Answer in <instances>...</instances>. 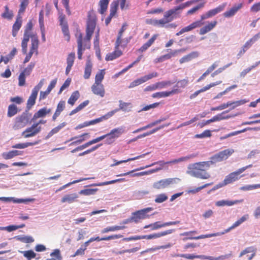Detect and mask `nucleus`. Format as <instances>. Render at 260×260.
<instances>
[{
	"label": "nucleus",
	"instance_id": "obj_1",
	"mask_svg": "<svg viewBox=\"0 0 260 260\" xmlns=\"http://www.w3.org/2000/svg\"><path fill=\"white\" fill-rule=\"evenodd\" d=\"M209 162L201 161L190 164L187 168V173L191 176L207 179L210 177V175L206 171L210 167Z\"/></svg>",
	"mask_w": 260,
	"mask_h": 260
},
{
	"label": "nucleus",
	"instance_id": "obj_2",
	"mask_svg": "<svg viewBox=\"0 0 260 260\" xmlns=\"http://www.w3.org/2000/svg\"><path fill=\"white\" fill-rule=\"evenodd\" d=\"M96 17L93 10L88 13L86 27V36L83 39V48H89L90 46V40L93 34L96 25Z\"/></svg>",
	"mask_w": 260,
	"mask_h": 260
},
{
	"label": "nucleus",
	"instance_id": "obj_3",
	"mask_svg": "<svg viewBox=\"0 0 260 260\" xmlns=\"http://www.w3.org/2000/svg\"><path fill=\"white\" fill-rule=\"evenodd\" d=\"M33 27V23L31 20H29L27 23L24 32L23 38L21 42L22 51L23 54H26L27 49V43L29 38L33 35H37L36 34H33L31 31Z\"/></svg>",
	"mask_w": 260,
	"mask_h": 260
},
{
	"label": "nucleus",
	"instance_id": "obj_4",
	"mask_svg": "<svg viewBox=\"0 0 260 260\" xmlns=\"http://www.w3.org/2000/svg\"><path fill=\"white\" fill-rule=\"evenodd\" d=\"M182 9H183L180 5L178 6L175 7L174 8L166 11L164 15L163 18L160 19L158 21H157V23L161 24L162 26L166 23H170L176 18L174 15L180 14V11Z\"/></svg>",
	"mask_w": 260,
	"mask_h": 260
},
{
	"label": "nucleus",
	"instance_id": "obj_5",
	"mask_svg": "<svg viewBox=\"0 0 260 260\" xmlns=\"http://www.w3.org/2000/svg\"><path fill=\"white\" fill-rule=\"evenodd\" d=\"M180 179L177 178H169L162 179L154 182L153 187L156 189H163L170 187L176 184Z\"/></svg>",
	"mask_w": 260,
	"mask_h": 260
},
{
	"label": "nucleus",
	"instance_id": "obj_6",
	"mask_svg": "<svg viewBox=\"0 0 260 260\" xmlns=\"http://www.w3.org/2000/svg\"><path fill=\"white\" fill-rule=\"evenodd\" d=\"M234 152V151L232 149H225L212 156L211 157V160L208 162H210V165H211L217 162L223 161L226 159Z\"/></svg>",
	"mask_w": 260,
	"mask_h": 260
},
{
	"label": "nucleus",
	"instance_id": "obj_7",
	"mask_svg": "<svg viewBox=\"0 0 260 260\" xmlns=\"http://www.w3.org/2000/svg\"><path fill=\"white\" fill-rule=\"evenodd\" d=\"M31 114L28 112H23L21 115L16 118L15 122L13 126L15 130L24 127L29 122Z\"/></svg>",
	"mask_w": 260,
	"mask_h": 260
},
{
	"label": "nucleus",
	"instance_id": "obj_8",
	"mask_svg": "<svg viewBox=\"0 0 260 260\" xmlns=\"http://www.w3.org/2000/svg\"><path fill=\"white\" fill-rule=\"evenodd\" d=\"M226 6V3H223L222 4L219 5L216 8L210 10L205 14H204L201 16V19L202 22L205 19L212 17L217 14L222 12Z\"/></svg>",
	"mask_w": 260,
	"mask_h": 260
},
{
	"label": "nucleus",
	"instance_id": "obj_9",
	"mask_svg": "<svg viewBox=\"0 0 260 260\" xmlns=\"http://www.w3.org/2000/svg\"><path fill=\"white\" fill-rule=\"evenodd\" d=\"M152 210V208L148 207L145 208L134 213L132 215L133 221L138 223L141 219H144L149 218V216L147 213Z\"/></svg>",
	"mask_w": 260,
	"mask_h": 260
},
{
	"label": "nucleus",
	"instance_id": "obj_10",
	"mask_svg": "<svg viewBox=\"0 0 260 260\" xmlns=\"http://www.w3.org/2000/svg\"><path fill=\"white\" fill-rule=\"evenodd\" d=\"M158 76V74L156 72H153L147 75H145L140 78L137 79L132 82H131L128 86L129 88H133L135 86H138L148 80L152 79V78L156 77Z\"/></svg>",
	"mask_w": 260,
	"mask_h": 260
},
{
	"label": "nucleus",
	"instance_id": "obj_11",
	"mask_svg": "<svg viewBox=\"0 0 260 260\" xmlns=\"http://www.w3.org/2000/svg\"><path fill=\"white\" fill-rule=\"evenodd\" d=\"M41 130V126L37 127V124H33L30 127H27L22 135L25 138L31 137L39 133Z\"/></svg>",
	"mask_w": 260,
	"mask_h": 260
},
{
	"label": "nucleus",
	"instance_id": "obj_12",
	"mask_svg": "<svg viewBox=\"0 0 260 260\" xmlns=\"http://www.w3.org/2000/svg\"><path fill=\"white\" fill-rule=\"evenodd\" d=\"M203 24L204 22H202V20H200L194 21L191 24H190L189 25L181 29L179 31L176 33V35L180 36L186 32L191 31L192 30L195 28L200 27L203 25Z\"/></svg>",
	"mask_w": 260,
	"mask_h": 260
},
{
	"label": "nucleus",
	"instance_id": "obj_13",
	"mask_svg": "<svg viewBox=\"0 0 260 260\" xmlns=\"http://www.w3.org/2000/svg\"><path fill=\"white\" fill-rule=\"evenodd\" d=\"M260 38V32L255 35L252 38L248 40L242 47L237 54V56L240 57L242 55L244 54L247 49L251 47L252 44L257 41Z\"/></svg>",
	"mask_w": 260,
	"mask_h": 260
},
{
	"label": "nucleus",
	"instance_id": "obj_14",
	"mask_svg": "<svg viewBox=\"0 0 260 260\" xmlns=\"http://www.w3.org/2000/svg\"><path fill=\"white\" fill-rule=\"evenodd\" d=\"M181 90L178 88H173L170 91H160L154 93L152 94V97L153 98H161L169 96L172 94L179 93L181 92Z\"/></svg>",
	"mask_w": 260,
	"mask_h": 260
},
{
	"label": "nucleus",
	"instance_id": "obj_15",
	"mask_svg": "<svg viewBox=\"0 0 260 260\" xmlns=\"http://www.w3.org/2000/svg\"><path fill=\"white\" fill-rule=\"evenodd\" d=\"M91 91L95 95H99L102 98L105 94V90L104 85L102 83H94L91 87Z\"/></svg>",
	"mask_w": 260,
	"mask_h": 260
},
{
	"label": "nucleus",
	"instance_id": "obj_16",
	"mask_svg": "<svg viewBox=\"0 0 260 260\" xmlns=\"http://www.w3.org/2000/svg\"><path fill=\"white\" fill-rule=\"evenodd\" d=\"M174 231H175V230L170 229V230H166L165 231L159 232L157 233H154V234H150V235H148L142 236L141 238H142V239H146L147 240H150V239H156V238H158L161 237L166 236L167 235L171 234Z\"/></svg>",
	"mask_w": 260,
	"mask_h": 260
},
{
	"label": "nucleus",
	"instance_id": "obj_17",
	"mask_svg": "<svg viewBox=\"0 0 260 260\" xmlns=\"http://www.w3.org/2000/svg\"><path fill=\"white\" fill-rule=\"evenodd\" d=\"M196 233H197V231H192L184 232V233L181 234V235L187 236V237L186 238V239H189V240H192V239L199 240V239H205V238H210V237L217 235L216 234H214L201 235H200V236H197V237H192L191 236L192 234H196Z\"/></svg>",
	"mask_w": 260,
	"mask_h": 260
},
{
	"label": "nucleus",
	"instance_id": "obj_18",
	"mask_svg": "<svg viewBox=\"0 0 260 260\" xmlns=\"http://www.w3.org/2000/svg\"><path fill=\"white\" fill-rule=\"evenodd\" d=\"M243 3H239L234 5L230 10L225 11L223 13L224 17L230 18L234 16L236 13L243 7Z\"/></svg>",
	"mask_w": 260,
	"mask_h": 260
},
{
	"label": "nucleus",
	"instance_id": "obj_19",
	"mask_svg": "<svg viewBox=\"0 0 260 260\" xmlns=\"http://www.w3.org/2000/svg\"><path fill=\"white\" fill-rule=\"evenodd\" d=\"M242 172L240 171V169L237 171L230 173L229 175L226 176L224 179V184H230L236 180H237L239 178V175Z\"/></svg>",
	"mask_w": 260,
	"mask_h": 260
},
{
	"label": "nucleus",
	"instance_id": "obj_20",
	"mask_svg": "<svg viewBox=\"0 0 260 260\" xmlns=\"http://www.w3.org/2000/svg\"><path fill=\"white\" fill-rule=\"evenodd\" d=\"M119 46L116 47V42L115 43V50L111 52L108 53L105 57L107 61L113 60L122 54V51L119 49Z\"/></svg>",
	"mask_w": 260,
	"mask_h": 260
},
{
	"label": "nucleus",
	"instance_id": "obj_21",
	"mask_svg": "<svg viewBox=\"0 0 260 260\" xmlns=\"http://www.w3.org/2000/svg\"><path fill=\"white\" fill-rule=\"evenodd\" d=\"M101 139H102L101 137H98L95 139H92V140L84 143V144L80 145V146L76 147V148L74 149L73 150H72L71 151V152L75 153L77 151L82 150L83 149L87 148V147L101 141Z\"/></svg>",
	"mask_w": 260,
	"mask_h": 260
},
{
	"label": "nucleus",
	"instance_id": "obj_22",
	"mask_svg": "<svg viewBox=\"0 0 260 260\" xmlns=\"http://www.w3.org/2000/svg\"><path fill=\"white\" fill-rule=\"evenodd\" d=\"M31 38V47L29 52H31V54L36 53L37 55L38 54V47H39V39L37 35H33Z\"/></svg>",
	"mask_w": 260,
	"mask_h": 260
},
{
	"label": "nucleus",
	"instance_id": "obj_23",
	"mask_svg": "<svg viewBox=\"0 0 260 260\" xmlns=\"http://www.w3.org/2000/svg\"><path fill=\"white\" fill-rule=\"evenodd\" d=\"M217 22L216 20L208 22V24L200 28L199 34L204 35L212 30L217 25Z\"/></svg>",
	"mask_w": 260,
	"mask_h": 260
},
{
	"label": "nucleus",
	"instance_id": "obj_24",
	"mask_svg": "<svg viewBox=\"0 0 260 260\" xmlns=\"http://www.w3.org/2000/svg\"><path fill=\"white\" fill-rule=\"evenodd\" d=\"M22 17L20 15H18L16 17V21L12 27V34L14 37H15L17 36L18 30L20 29L22 26Z\"/></svg>",
	"mask_w": 260,
	"mask_h": 260
},
{
	"label": "nucleus",
	"instance_id": "obj_25",
	"mask_svg": "<svg viewBox=\"0 0 260 260\" xmlns=\"http://www.w3.org/2000/svg\"><path fill=\"white\" fill-rule=\"evenodd\" d=\"M256 248L254 246H250L245 248L244 250H243L239 254V256L240 257H242L245 254H246L249 253H251L250 256L248 257V260H251L256 254Z\"/></svg>",
	"mask_w": 260,
	"mask_h": 260
},
{
	"label": "nucleus",
	"instance_id": "obj_26",
	"mask_svg": "<svg viewBox=\"0 0 260 260\" xmlns=\"http://www.w3.org/2000/svg\"><path fill=\"white\" fill-rule=\"evenodd\" d=\"M228 111H225L222 112L220 114H219L216 116H214L211 119L207 120L205 122V124H209L211 122H214V121H220L221 120L229 119L230 118L232 117V116H231V115L223 116V115L225 113H228Z\"/></svg>",
	"mask_w": 260,
	"mask_h": 260
},
{
	"label": "nucleus",
	"instance_id": "obj_27",
	"mask_svg": "<svg viewBox=\"0 0 260 260\" xmlns=\"http://www.w3.org/2000/svg\"><path fill=\"white\" fill-rule=\"evenodd\" d=\"M158 21L159 20L157 19H150L149 20H147V23L153 24L155 26H157L161 27H166L167 28H175L177 26V25L175 23H166L164 25L162 26L161 24L157 23V21Z\"/></svg>",
	"mask_w": 260,
	"mask_h": 260
},
{
	"label": "nucleus",
	"instance_id": "obj_28",
	"mask_svg": "<svg viewBox=\"0 0 260 260\" xmlns=\"http://www.w3.org/2000/svg\"><path fill=\"white\" fill-rule=\"evenodd\" d=\"M78 196L77 193H74L64 195L61 199L62 203H67L68 204L73 203L77 201Z\"/></svg>",
	"mask_w": 260,
	"mask_h": 260
},
{
	"label": "nucleus",
	"instance_id": "obj_29",
	"mask_svg": "<svg viewBox=\"0 0 260 260\" xmlns=\"http://www.w3.org/2000/svg\"><path fill=\"white\" fill-rule=\"evenodd\" d=\"M158 35H154L146 43L144 44L138 50L139 52H143L147 50L154 42L157 39Z\"/></svg>",
	"mask_w": 260,
	"mask_h": 260
},
{
	"label": "nucleus",
	"instance_id": "obj_30",
	"mask_svg": "<svg viewBox=\"0 0 260 260\" xmlns=\"http://www.w3.org/2000/svg\"><path fill=\"white\" fill-rule=\"evenodd\" d=\"M22 154V151L17 150H13L11 151H9L8 152H3L2 154V157L5 159H10L13 158V157L20 155Z\"/></svg>",
	"mask_w": 260,
	"mask_h": 260
},
{
	"label": "nucleus",
	"instance_id": "obj_31",
	"mask_svg": "<svg viewBox=\"0 0 260 260\" xmlns=\"http://www.w3.org/2000/svg\"><path fill=\"white\" fill-rule=\"evenodd\" d=\"M77 38V44H78V58L79 59H81L82 58L83 51L85 50V48H83L82 42V34L79 33Z\"/></svg>",
	"mask_w": 260,
	"mask_h": 260
},
{
	"label": "nucleus",
	"instance_id": "obj_32",
	"mask_svg": "<svg viewBox=\"0 0 260 260\" xmlns=\"http://www.w3.org/2000/svg\"><path fill=\"white\" fill-rule=\"evenodd\" d=\"M199 55L198 51H193L186 55L183 56L179 60L180 63L182 64L184 62H188L193 59L197 58Z\"/></svg>",
	"mask_w": 260,
	"mask_h": 260
},
{
	"label": "nucleus",
	"instance_id": "obj_33",
	"mask_svg": "<svg viewBox=\"0 0 260 260\" xmlns=\"http://www.w3.org/2000/svg\"><path fill=\"white\" fill-rule=\"evenodd\" d=\"M180 223L179 221H170L161 224L160 221H157L152 223V230H157L160 228L172 225H176Z\"/></svg>",
	"mask_w": 260,
	"mask_h": 260
},
{
	"label": "nucleus",
	"instance_id": "obj_34",
	"mask_svg": "<svg viewBox=\"0 0 260 260\" xmlns=\"http://www.w3.org/2000/svg\"><path fill=\"white\" fill-rule=\"evenodd\" d=\"M66 103L64 101H60L57 105V108L52 116V120L55 121L57 117L59 116L61 112L63 111L65 108Z\"/></svg>",
	"mask_w": 260,
	"mask_h": 260
},
{
	"label": "nucleus",
	"instance_id": "obj_35",
	"mask_svg": "<svg viewBox=\"0 0 260 260\" xmlns=\"http://www.w3.org/2000/svg\"><path fill=\"white\" fill-rule=\"evenodd\" d=\"M51 109H47L46 108L44 107L41 109H40L38 112L35 113L34 116L32 118V120L34 121L40 117H45L47 114L51 112Z\"/></svg>",
	"mask_w": 260,
	"mask_h": 260
},
{
	"label": "nucleus",
	"instance_id": "obj_36",
	"mask_svg": "<svg viewBox=\"0 0 260 260\" xmlns=\"http://www.w3.org/2000/svg\"><path fill=\"white\" fill-rule=\"evenodd\" d=\"M38 93V92L34 91L33 90H32L31 93L29 96L26 104V107L28 110L35 104Z\"/></svg>",
	"mask_w": 260,
	"mask_h": 260
},
{
	"label": "nucleus",
	"instance_id": "obj_37",
	"mask_svg": "<svg viewBox=\"0 0 260 260\" xmlns=\"http://www.w3.org/2000/svg\"><path fill=\"white\" fill-rule=\"evenodd\" d=\"M92 68V63L90 59L86 61L84 73V78L85 79H88L90 78L91 75Z\"/></svg>",
	"mask_w": 260,
	"mask_h": 260
},
{
	"label": "nucleus",
	"instance_id": "obj_38",
	"mask_svg": "<svg viewBox=\"0 0 260 260\" xmlns=\"http://www.w3.org/2000/svg\"><path fill=\"white\" fill-rule=\"evenodd\" d=\"M248 215H245L243 216L239 219H238L237 221H236L231 227H230L228 229L225 230V232H223L222 234H223L225 233H228V232H230L231 230L238 226L241 223H242L243 222L246 221L248 219Z\"/></svg>",
	"mask_w": 260,
	"mask_h": 260
},
{
	"label": "nucleus",
	"instance_id": "obj_39",
	"mask_svg": "<svg viewBox=\"0 0 260 260\" xmlns=\"http://www.w3.org/2000/svg\"><path fill=\"white\" fill-rule=\"evenodd\" d=\"M242 201L239 200H235V201H225V200H220L216 202L215 205L217 206H231L237 203H240Z\"/></svg>",
	"mask_w": 260,
	"mask_h": 260
},
{
	"label": "nucleus",
	"instance_id": "obj_40",
	"mask_svg": "<svg viewBox=\"0 0 260 260\" xmlns=\"http://www.w3.org/2000/svg\"><path fill=\"white\" fill-rule=\"evenodd\" d=\"M177 163H178V159H173V160H172L171 161H169L167 162H165L163 160H159L158 161L154 162L150 165H147L144 167H142L140 169V170H143L145 168H147L152 167L156 164H159L161 166H164V165H165V164H177ZM138 170H139V169H138Z\"/></svg>",
	"mask_w": 260,
	"mask_h": 260
},
{
	"label": "nucleus",
	"instance_id": "obj_41",
	"mask_svg": "<svg viewBox=\"0 0 260 260\" xmlns=\"http://www.w3.org/2000/svg\"><path fill=\"white\" fill-rule=\"evenodd\" d=\"M110 0H100L99 3L100 8L98 9L99 12L101 14H104L108 8Z\"/></svg>",
	"mask_w": 260,
	"mask_h": 260
},
{
	"label": "nucleus",
	"instance_id": "obj_42",
	"mask_svg": "<svg viewBox=\"0 0 260 260\" xmlns=\"http://www.w3.org/2000/svg\"><path fill=\"white\" fill-rule=\"evenodd\" d=\"M179 257L185 258L187 259H193L194 258H201L206 259V255H195L194 254H180Z\"/></svg>",
	"mask_w": 260,
	"mask_h": 260
},
{
	"label": "nucleus",
	"instance_id": "obj_43",
	"mask_svg": "<svg viewBox=\"0 0 260 260\" xmlns=\"http://www.w3.org/2000/svg\"><path fill=\"white\" fill-rule=\"evenodd\" d=\"M124 129L123 127H118L112 129L109 133H108V135H111L112 138L114 139L116 138H118L122 133H124Z\"/></svg>",
	"mask_w": 260,
	"mask_h": 260
},
{
	"label": "nucleus",
	"instance_id": "obj_44",
	"mask_svg": "<svg viewBox=\"0 0 260 260\" xmlns=\"http://www.w3.org/2000/svg\"><path fill=\"white\" fill-rule=\"evenodd\" d=\"M125 228H126V226L124 225H122V226L115 225V226H108L106 228H104L102 231L101 232H102V233L104 234V233H108L110 232H114V231H116L121 230L124 229Z\"/></svg>",
	"mask_w": 260,
	"mask_h": 260
},
{
	"label": "nucleus",
	"instance_id": "obj_45",
	"mask_svg": "<svg viewBox=\"0 0 260 260\" xmlns=\"http://www.w3.org/2000/svg\"><path fill=\"white\" fill-rule=\"evenodd\" d=\"M34 200V199H26V200H23V199H18L17 201H16L14 200L13 198L12 197H0V201L5 202H14L16 203H24L25 202H28V201H31Z\"/></svg>",
	"mask_w": 260,
	"mask_h": 260
},
{
	"label": "nucleus",
	"instance_id": "obj_46",
	"mask_svg": "<svg viewBox=\"0 0 260 260\" xmlns=\"http://www.w3.org/2000/svg\"><path fill=\"white\" fill-rule=\"evenodd\" d=\"M38 143V142H26L24 143H18L15 144L12 146V148H16V149H24L25 148H27L29 146H33L35 145H36Z\"/></svg>",
	"mask_w": 260,
	"mask_h": 260
},
{
	"label": "nucleus",
	"instance_id": "obj_47",
	"mask_svg": "<svg viewBox=\"0 0 260 260\" xmlns=\"http://www.w3.org/2000/svg\"><path fill=\"white\" fill-rule=\"evenodd\" d=\"M18 112L17 107L14 104H11L8 106L7 116L11 117L16 115Z\"/></svg>",
	"mask_w": 260,
	"mask_h": 260
},
{
	"label": "nucleus",
	"instance_id": "obj_48",
	"mask_svg": "<svg viewBox=\"0 0 260 260\" xmlns=\"http://www.w3.org/2000/svg\"><path fill=\"white\" fill-rule=\"evenodd\" d=\"M123 237L122 235L117 234V235H113L111 236H109L107 237H103L100 238L99 237H94L95 241H108L112 239H116L121 238Z\"/></svg>",
	"mask_w": 260,
	"mask_h": 260
},
{
	"label": "nucleus",
	"instance_id": "obj_49",
	"mask_svg": "<svg viewBox=\"0 0 260 260\" xmlns=\"http://www.w3.org/2000/svg\"><path fill=\"white\" fill-rule=\"evenodd\" d=\"M119 109L123 111H130L132 108V105L131 103L123 102L121 100L119 101Z\"/></svg>",
	"mask_w": 260,
	"mask_h": 260
},
{
	"label": "nucleus",
	"instance_id": "obj_50",
	"mask_svg": "<svg viewBox=\"0 0 260 260\" xmlns=\"http://www.w3.org/2000/svg\"><path fill=\"white\" fill-rule=\"evenodd\" d=\"M205 3L203 2L202 3H200V4L198 5L197 6L192 8L191 9H189L186 12L187 15H191L194 14H196L198 11H199L200 9L203 8L205 6Z\"/></svg>",
	"mask_w": 260,
	"mask_h": 260
},
{
	"label": "nucleus",
	"instance_id": "obj_51",
	"mask_svg": "<svg viewBox=\"0 0 260 260\" xmlns=\"http://www.w3.org/2000/svg\"><path fill=\"white\" fill-rule=\"evenodd\" d=\"M105 75V70L104 69L101 70L95 75L94 83H102V82L104 78Z\"/></svg>",
	"mask_w": 260,
	"mask_h": 260
},
{
	"label": "nucleus",
	"instance_id": "obj_52",
	"mask_svg": "<svg viewBox=\"0 0 260 260\" xmlns=\"http://www.w3.org/2000/svg\"><path fill=\"white\" fill-rule=\"evenodd\" d=\"M79 96L80 93L78 90L73 92L68 100V103L71 105H74L75 102L79 99Z\"/></svg>",
	"mask_w": 260,
	"mask_h": 260
},
{
	"label": "nucleus",
	"instance_id": "obj_53",
	"mask_svg": "<svg viewBox=\"0 0 260 260\" xmlns=\"http://www.w3.org/2000/svg\"><path fill=\"white\" fill-rule=\"evenodd\" d=\"M16 239L25 243H30L34 241V238L31 236H19L16 237Z\"/></svg>",
	"mask_w": 260,
	"mask_h": 260
},
{
	"label": "nucleus",
	"instance_id": "obj_54",
	"mask_svg": "<svg viewBox=\"0 0 260 260\" xmlns=\"http://www.w3.org/2000/svg\"><path fill=\"white\" fill-rule=\"evenodd\" d=\"M89 136L88 133H83V134H82L80 136L71 138L69 141H66L64 142V143H67L68 142L77 139L76 140H77V142H78L79 144H80L85 140V137L86 136Z\"/></svg>",
	"mask_w": 260,
	"mask_h": 260
},
{
	"label": "nucleus",
	"instance_id": "obj_55",
	"mask_svg": "<svg viewBox=\"0 0 260 260\" xmlns=\"http://www.w3.org/2000/svg\"><path fill=\"white\" fill-rule=\"evenodd\" d=\"M118 6V2L117 1H113L110 5L109 15L114 16L116 14Z\"/></svg>",
	"mask_w": 260,
	"mask_h": 260
},
{
	"label": "nucleus",
	"instance_id": "obj_56",
	"mask_svg": "<svg viewBox=\"0 0 260 260\" xmlns=\"http://www.w3.org/2000/svg\"><path fill=\"white\" fill-rule=\"evenodd\" d=\"M127 26V24L126 23H124L122 25L120 30H119L118 36L116 39V47L119 46V45L121 44V38H122V34L123 32L126 29V27Z\"/></svg>",
	"mask_w": 260,
	"mask_h": 260
},
{
	"label": "nucleus",
	"instance_id": "obj_57",
	"mask_svg": "<svg viewBox=\"0 0 260 260\" xmlns=\"http://www.w3.org/2000/svg\"><path fill=\"white\" fill-rule=\"evenodd\" d=\"M232 256V253L225 254V255H222L220 256H219L218 257H215L211 256H206V259L208 260H223L225 259H227L230 258Z\"/></svg>",
	"mask_w": 260,
	"mask_h": 260
},
{
	"label": "nucleus",
	"instance_id": "obj_58",
	"mask_svg": "<svg viewBox=\"0 0 260 260\" xmlns=\"http://www.w3.org/2000/svg\"><path fill=\"white\" fill-rule=\"evenodd\" d=\"M66 125V122H62V123L58 125L57 126L52 129L51 131L48 133L47 135V138L50 137L54 134L58 133Z\"/></svg>",
	"mask_w": 260,
	"mask_h": 260
},
{
	"label": "nucleus",
	"instance_id": "obj_59",
	"mask_svg": "<svg viewBox=\"0 0 260 260\" xmlns=\"http://www.w3.org/2000/svg\"><path fill=\"white\" fill-rule=\"evenodd\" d=\"M29 0H21L20 8L18 11V15L23 14L28 5Z\"/></svg>",
	"mask_w": 260,
	"mask_h": 260
},
{
	"label": "nucleus",
	"instance_id": "obj_60",
	"mask_svg": "<svg viewBox=\"0 0 260 260\" xmlns=\"http://www.w3.org/2000/svg\"><path fill=\"white\" fill-rule=\"evenodd\" d=\"M35 66V62H31L28 66L24 69V70L21 72L22 74H23L25 76H29L31 73L34 68Z\"/></svg>",
	"mask_w": 260,
	"mask_h": 260
},
{
	"label": "nucleus",
	"instance_id": "obj_61",
	"mask_svg": "<svg viewBox=\"0 0 260 260\" xmlns=\"http://www.w3.org/2000/svg\"><path fill=\"white\" fill-rule=\"evenodd\" d=\"M98 190V188L85 189L80 190L79 193L85 196H89L95 194Z\"/></svg>",
	"mask_w": 260,
	"mask_h": 260
},
{
	"label": "nucleus",
	"instance_id": "obj_62",
	"mask_svg": "<svg viewBox=\"0 0 260 260\" xmlns=\"http://www.w3.org/2000/svg\"><path fill=\"white\" fill-rule=\"evenodd\" d=\"M61 30L63 34L65 40L68 42H69L70 40V35L68 25H66L65 24L63 26H62V27H61Z\"/></svg>",
	"mask_w": 260,
	"mask_h": 260
},
{
	"label": "nucleus",
	"instance_id": "obj_63",
	"mask_svg": "<svg viewBox=\"0 0 260 260\" xmlns=\"http://www.w3.org/2000/svg\"><path fill=\"white\" fill-rule=\"evenodd\" d=\"M22 253L27 260H31L36 256V254L31 250L23 251Z\"/></svg>",
	"mask_w": 260,
	"mask_h": 260
},
{
	"label": "nucleus",
	"instance_id": "obj_64",
	"mask_svg": "<svg viewBox=\"0 0 260 260\" xmlns=\"http://www.w3.org/2000/svg\"><path fill=\"white\" fill-rule=\"evenodd\" d=\"M188 83V80L187 78L184 79L182 80H179L177 81L176 84L175 86V87H177V88L179 89V88H185Z\"/></svg>",
	"mask_w": 260,
	"mask_h": 260
}]
</instances>
